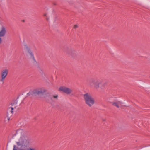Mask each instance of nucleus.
<instances>
[{
  "label": "nucleus",
  "mask_w": 150,
  "mask_h": 150,
  "mask_svg": "<svg viewBox=\"0 0 150 150\" xmlns=\"http://www.w3.org/2000/svg\"><path fill=\"white\" fill-rule=\"evenodd\" d=\"M123 103L121 102L118 100H116L112 102V105L114 106H115L117 108L121 107L123 106Z\"/></svg>",
  "instance_id": "9d476101"
},
{
  "label": "nucleus",
  "mask_w": 150,
  "mask_h": 150,
  "mask_svg": "<svg viewBox=\"0 0 150 150\" xmlns=\"http://www.w3.org/2000/svg\"><path fill=\"white\" fill-rule=\"evenodd\" d=\"M85 101L86 104L89 106H92L95 103L94 99L88 93L85 94Z\"/></svg>",
  "instance_id": "20e7f679"
},
{
  "label": "nucleus",
  "mask_w": 150,
  "mask_h": 150,
  "mask_svg": "<svg viewBox=\"0 0 150 150\" xmlns=\"http://www.w3.org/2000/svg\"><path fill=\"white\" fill-rule=\"evenodd\" d=\"M10 108H11V110H13V108L12 107H11Z\"/></svg>",
  "instance_id": "aec40b11"
},
{
  "label": "nucleus",
  "mask_w": 150,
  "mask_h": 150,
  "mask_svg": "<svg viewBox=\"0 0 150 150\" xmlns=\"http://www.w3.org/2000/svg\"><path fill=\"white\" fill-rule=\"evenodd\" d=\"M53 4L54 5H56L57 4L56 2H53Z\"/></svg>",
  "instance_id": "6ab92c4d"
},
{
  "label": "nucleus",
  "mask_w": 150,
  "mask_h": 150,
  "mask_svg": "<svg viewBox=\"0 0 150 150\" xmlns=\"http://www.w3.org/2000/svg\"><path fill=\"white\" fill-rule=\"evenodd\" d=\"M10 112H11V114H12L13 113V110H11V111H10Z\"/></svg>",
  "instance_id": "412c9836"
},
{
  "label": "nucleus",
  "mask_w": 150,
  "mask_h": 150,
  "mask_svg": "<svg viewBox=\"0 0 150 150\" xmlns=\"http://www.w3.org/2000/svg\"><path fill=\"white\" fill-rule=\"evenodd\" d=\"M58 97V95H50L48 96V99L46 100V101L48 103H51L53 101V98H54L55 99H57Z\"/></svg>",
  "instance_id": "9b49d317"
},
{
  "label": "nucleus",
  "mask_w": 150,
  "mask_h": 150,
  "mask_svg": "<svg viewBox=\"0 0 150 150\" xmlns=\"http://www.w3.org/2000/svg\"><path fill=\"white\" fill-rule=\"evenodd\" d=\"M92 84L93 86L94 87L97 91H98L100 89L103 90L104 89L106 86L107 83L105 82H102L97 80H93L90 85L92 86Z\"/></svg>",
  "instance_id": "f257e3e1"
},
{
  "label": "nucleus",
  "mask_w": 150,
  "mask_h": 150,
  "mask_svg": "<svg viewBox=\"0 0 150 150\" xmlns=\"http://www.w3.org/2000/svg\"><path fill=\"white\" fill-rule=\"evenodd\" d=\"M24 49L25 51L30 55V57L32 58L35 62H36L33 53L30 49V48L26 44L24 45Z\"/></svg>",
  "instance_id": "39448f33"
},
{
  "label": "nucleus",
  "mask_w": 150,
  "mask_h": 150,
  "mask_svg": "<svg viewBox=\"0 0 150 150\" xmlns=\"http://www.w3.org/2000/svg\"><path fill=\"white\" fill-rule=\"evenodd\" d=\"M38 68L39 70H40L41 71H42V70L41 69V68L39 66H38Z\"/></svg>",
  "instance_id": "f3484780"
},
{
  "label": "nucleus",
  "mask_w": 150,
  "mask_h": 150,
  "mask_svg": "<svg viewBox=\"0 0 150 150\" xmlns=\"http://www.w3.org/2000/svg\"><path fill=\"white\" fill-rule=\"evenodd\" d=\"M28 150H35V149L32 148H29Z\"/></svg>",
  "instance_id": "2eb2a0df"
},
{
  "label": "nucleus",
  "mask_w": 150,
  "mask_h": 150,
  "mask_svg": "<svg viewBox=\"0 0 150 150\" xmlns=\"http://www.w3.org/2000/svg\"><path fill=\"white\" fill-rule=\"evenodd\" d=\"M15 147H16L15 146H14L13 150H17V149H16Z\"/></svg>",
  "instance_id": "a211bd4d"
},
{
  "label": "nucleus",
  "mask_w": 150,
  "mask_h": 150,
  "mask_svg": "<svg viewBox=\"0 0 150 150\" xmlns=\"http://www.w3.org/2000/svg\"><path fill=\"white\" fill-rule=\"evenodd\" d=\"M24 49L25 51L30 55V57L32 58L35 62H36L33 53L30 49V48L26 44L24 45Z\"/></svg>",
  "instance_id": "0eeeda50"
},
{
  "label": "nucleus",
  "mask_w": 150,
  "mask_h": 150,
  "mask_svg": "<svg viewBox=\"0 0 150 150\" xmlns=\"http://www.w3.org/2000/svg\"><path fill=\"white\" fill-rule=\"evenodd\" d=\"M44 16H46V14H45L44 15Z\"/></svg>",
  "instance_id": "5701e85b"
},
{
  "label": "nucleus",
  "mask_w": 150,
  "mask_h": 150,
  "mask_svg": "<svg viewBox=\"0 0 150 150\" xmlns=\"http://www.w3.org/2000/svg\"><path fill=\"white\" fill-rule=\"evenodd\" d=\"M18 133L21 134V135L20 138V141H28L31 140V137L30 135L26 132H23L22 129H19L16 131L15 135Z\"/></svg>",
  "instance_id": "f03ea898"
},
{
  "label": "nucleus",
  "mask_w": 150,
  "mask_h": 150,
  "mask_svg": "<svg viewBox=\"0 0 150 150\" xmlns=\"http://www.w3.org/2000/svg\"><path fill=\"white\" fill-rule=\"evenodd\" d=\"M24 49L25 51L30 55V57L32 58L35 62H36L33 53L30 49V48L26 44L24 45Z\"/></svg>",
  "instance_id": "423d86ee"
},
{
  "label": "nucleus",
  "mask_w": 150,
  "mask_h": 150,
  "mask_svg": "<svg viewBox=\"0 0 150 150\" xmlns=\"http://www.w3.org/2000/svg\"><path fill=\"white\" fill-rule=\"evenodd\" d=\"M2 42V38L1 37H0V44H1Z\"/></svg>",
  "instance_id": "dca6fc26"
},
{
  "label": "nucleus",
  "mask_w": 150,
  "mask_h": 150,
  "mask_svg": "<svg viewBox=\"0 0 150 150\" xmlns=\"http://www.w3.org/2000/svg\"><path fill=\"white\" fill-rule=\"evenodd\" d=\"M8 73V70L7 69H5L2 71L1 73V81H3L4 79L7 76Z\"/></svg>",
  "instance_id": "1a4fd4ad"
},
{
  "label": "nucleus",
  "mask_w": 150,
  "mask_h": 150,
  "mask_svg": "<svg viewBox=\"0 0 150 150\" xmlns=\"http://www.w3.org/2000/svg\"><path fill=\"white\" fill-rule=\"evenodd\" d=\"M78 26L77 25H74V28L76 29V28H78Z\"/></svg>",
  "instance_id": "4468645a"
},
{
  "label": "nucleus",
  "mask_w": 150,
  "mask_h": 150,
  "mask_svg": "<svg viewBox=\"0 0 150 150\" xmlns=\"http://www.w3.org/2000/svg\"><path fill=\"white\" fill-rule=\"evenodd\" d=\"M59 90V91H62L67 94H69L72 92L71 89L65 87H60Z\"/></svg>",
  "instance_id": "6e6552de"
},
{
  "label": "nucleus",
  "mask_w": 150,
  "mask_h": 150,
  "mask_svg": "<svg viewBox=\"0 0 150 150\" xmlns=\"http://www.w3.org/2000/svg\"><path fill=\"white\" fill-rule=\"evenodd\" d=\"M6 33V30L5 28L2 27L1 31H0V37L4 36Z\"/></svg>",
  "instance_id": "f8f14e48"
},
{
  "label": "nucleus",
  "mask_w": 150,
  "mask_h": 150,
  "mask_svg": "<svg viewBox=\"0 0 150 150\" xmlns=\"http://www.w3.org/2000/svg\"><path fill=\"white\" fill-rule=\"evenodd\" d=\"M45 92V90L42 89H35L33 91H30L27 93V96H29V98H32L35 96L37 95L43 94Z\"/></svg>",
  "instance_id": "7ed1b4c3"
},
{
  "label": "nucleus",
  "mask_w": 150,
  "mask_h": 150,
  "mask_svg": "<svg viewBox=\"0 0 150 150\" xmlns=\"http://www.w3.org/2000/svg\"><path fill=\"white\" fill-rule=\"evenodd\" d=\"M10 118L9 117H8V120H10Z\"/></svg>",
  "instance_id": "4be33fe9"
},
{
  "label": "nucleus",
  "mask_w": 150,
  "mask_h": 150,
  "mask_svg": "<svg viewBox=\"0 0 150 150\" xmlns=\"http://www.w3.org/2000/svg\"><path fill=\"white\" fill-rule=\"evenodd\" d=\"M17 104V102L16 101V102L11 103V105L13 106L15 104Z\"/></svg>",
  "instance_id": "ddd939ff"
}]
</instances>
